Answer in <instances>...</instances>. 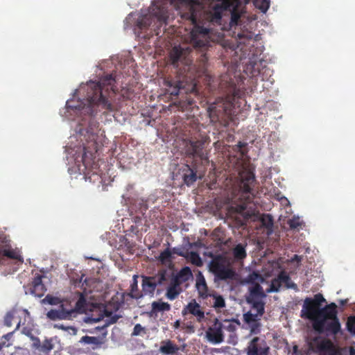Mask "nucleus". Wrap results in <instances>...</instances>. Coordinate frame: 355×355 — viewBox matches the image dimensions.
<instances>
[{"label": "nucleus", "instance_id": "38", "mask_svg": "<svg viewBox=\"0 0 355 355\" xmlns=\"http://www.w3.org/2000/svg\"><path fill=\"white\" fill-rule=\"evenodd\" d=\"M254 5L262 12H266L270 7V0H254Z\"/></svg>", "mask_w": 355, "mask_h": 355}, {"label": "nucleus", "instance_id": "56", "mask_svg": "<svg viewBox=\"0 0 355 355\" xmlns=\"http://www.w3.org/2000/svg\"><path fill=\"white\" fill-rule=\"evenodd\" d=\"M10 344H8V345H6V342L5 341H0V350L4 347H8L10 346Z\"/></svg>", "mask_w": 355, "mask_h": 355}, {"label": "nucleus", "instance_id": "28", "mask_svg": "<svg viewBox=\"0 0 355 355\" xmlns=\"http://www.w3.org/2000/svg\"><path fill=\"white\" fill-rule=\"evenodd\" d=\"M19 318V311L17 309H12L6 313L3 323L6 327H10L12 324V322H15Z\"/></svg>", "mask_w": 355, "mask_h": 355}, {"label": "nucleus", "instance_id": "6", "mask_svg": "<svg viewBox=\"0 0 355 355\" xmlns=\"http://www.w3.org/2000/svg\"><path fill=\"white\" fill-rule=\"evenodd\" d=\"M209 137L205 133L198 132L184 140V151L187 157L199 158L202 161L207 159L204 153L205 144L209 142Z\"/></svg>", "mask_w": 355, "mask_h": 355}, {"label": "nucleus", "instance_id": "23", "mask_svg": "<svg viewBox=\"0 0 355 355\" xmlns=\"http://www.w3.org/2000/svg\"><path fill=\"white\" fill-rule=\"evenodd\" d=\"M186 166L187 169L183 175V180L185 184L191 186L197 180V168L194 165L193 167L189 165Z\"/></svg>", "mask_w": 355, "mask_h": 355}, {"label": "nucleus", "instance_id": "33", "mask_svg": "<svg viewBox=\"0 0 355 355\" xmlns=\"http://www.w3.org/2000/svg\"><path fill=\"white\" fill-rule=\"evenodd\" d=\"M171 309V305L168 302H153L152 303V312L157 313L161 311H168Z\"/></svg>", "mask_w": 355, "mask_h": 355}, {"label": "nucleus", "instance_id": "12", "mask_svg": "<svg viewBox=\"0 0 355 355\" xmlns=\"http://www.w3.org/2000/svg\"><path fill=\"white\" fill-rule=\"evenodd\" d=\"M283 284L285 285L286 288H291L295 291H298L297 285L291 281V277L285 271H282L277 277L272 279L270 288L267 290V292H278Z\"/></svg>", "mask_w": 355, "mask_h": 355}, {"label": "nucleus", "instance_id": "57", "mask_svg": "<svg viewBox=\"0 0 355 355\" xmlns=\"http://www.w3.org/2000/svg\"><path fill=\"white\" fill-rule=\"evenodd\" d=\"M281 200H282V203H285V204H289V201L288 200V199L285 197H282L281 198Z\"/></svg>", "mask_w": 355, "mask_h": 355}, {"label": "nucleus", "instance_id": "39", "mask_svg": "<svg viewBox=\"0 0 355 355\" xmlns=\"http://www.w3.org/2000/svg\"><path fill=\"white\" fill-rule=\"evenodd\" d=\"M54 328L58 329H62L63 331L69 332L71 335H76L77 334V328L73 326H64L62 324H54Z\"/></svg>", "mask_w": 355, "mask_h": 355}, {"label": "nucleus", "instance_id": "27", "mask_svg": "<svg viewBox=\"0 0 355 355\" xmlns=\"http://www.w3.org/2000/svg\"><path fill=\"white\" fill-rule=\"evenodd\" d=\"M212 298L214 300L213 304H211V306L214 309H221L225 306V302L223 297L220 295H218L216 291H212L211 292V295L209 298Z\"/></svg>", "mask_w": 355, "mask_h": 355}, {"label": "nucleus", "instance_id": "47", "mask_svg": "<svg viewBox=\"0 0 355 355\" xmlns=\"http://www.w3.org/2000/svg\"><path fill=\"white\" fill-rule=\"evenodd\" d=\"M44 302H46L51 305H58L60 303V300L57 297H53L50 295H47L43 300Z\"/></svg>", "mask_w": 355, "mask_h": 355}, {"label": "nucleus", "instance_id": "36", "mask_svg": "<svg viewBox=\"0 0 355 355\" xmlns=\"http://www.w3.org/2000/svg\"><path fill=\"white\" fill-rule=\"evenodd\" d=\"M245 282L247 284H250L253 285L254 284H259V282H263V278L258 272H252V273L249 274V275L245 278Z\"/></svg>", "mask_w": 355, "mask_h": 355}, {"label": "nucleus", "instance_id": "2", "mask_svg": "<svg viewBox=\"0 0 355 355\" xmlns=\"http://www.w3.org/2000/svg\"><path fill=\"white\" fill-rule=\"evenodd\" d=\"M191 53L190 46L180 45L174 46L170 52L171 64L178 69V76L175 78H167L164 80L166 89L171 96H178L186 83L192 82L200 76L196 64H193Z\"/></svg>", "mask_w": 355, "mask_h": 355}, {"label": "nucleus", "instance_id": "54", "mask_svg": "<svg viewBox=\"0 0 355 355\" xmlns=\"http://www.w3.org/2000/svg\"><path fill=\"white\" fill-rule=\"evenodd\" d=\"M224 329H227L230 331H234L235 329V327L232 323H229L228 326L227 327H225Z\"/></svg>", "mask_w": 355, "mask_h": 355}, {"label": "nucleus", "instance_id": "3", "mask_svg": "<svg viewBox=\"0 0 355 355\" xmlns=\"http://www.w3.org/2000/svg\"><path fill=\"white\" fill-rule=\"evenodd\" d=\"M220 88L223 90L225 97H218L213 103H210L207 111L211 121L216 122L224 119L232 114L236 98H241L243 92L237 88L232 79L229 81L223 80Z\"/></svg>", "mask_w": 355, "mask_h": 355}, {"label": "nucleus", "instance_id": "43", "mask_svg": "<svg viewBox=\"0 0 355 355\" xmlns=\"http://www.w3.org/2000/svg\"><path fill=\"white\" fill-rule=\"evenodd\" d=\"M171 258V252L168 248H166L163 252H162L159 256L158 259L162 263H165L168 261H170Z\"/></svg>", "mask_w": 355, "mask_h": 355}, {"label": "nucleus", "instance_id": "44", "mask_svg": "<svg viewBox=\"0 0 355 355\" xmlns=\"http://www.w3.org/2000/svg\"><path fill=\"white\" fill-rule=\"evenodd\" d=\"M261 223L267 228H271L273 225V219L271 215L265 214L261 218Z\"/></svg>", "mask_w": 355, "mask_h": 355}, {"label": "nucleus", "instance_id": "53", "mask_svg": "<svg viewBox=\"0 0 355 355\" xmlns=\"http://www.w3.org/2000/svg\"><path fill=\"white\" fill-rule=\"evenodd\" d=\"M246 146V144L239 141L238 144L236 145V147L239 148V150L242 153L244 154V153L242 151V149Z\"/></svg>", "mask_w": 355, "mask_h": 355}, {"label": "nucleus", "instance_id": "24", "mask_svg": "<svg viewBox=\"0 0 355 355\" xmlns=\"http://www.w3.org/2000/svg\"><path fill=\"white\" fill-rule=\"evenodd\" d=\"M247 301L248 303L252 304V309L256 311V313H253V315L258 317H262L265 311L264 302L257 299L253 300L250 298H248Z\"/></svg>", "mask_w": 355, "mask_h": 355}, {"label": "nucleus", "instance_id": "30", "mask_svg": "<svg viewBox=\"0 0 355 355\" xmlns=\"http://www.w3.org/2000/svg\"><path fill=\"white\" fill-rule=\"evenodd\" d=\"M237 3L238 1H236L234 6H232L230 9H227L226 10H231V19H230V25L232 26H236L239 24L240 18H241V13L237 10Z\"/></svg>", "mask_w": 355, "mask_h": 355}, {"label": "nucleus", "instance_id": "37", "mask_svg": "<svg viewBox=\"0 0 355 355\" xmlns=\"http://www.w3.org/2000/svg\"><path fill=\"white\" fill-rule=\"evenodd\" d=\"M152 277L153 278V281L155 282L157 286L162 285L167 279L166 270L164 269L160 270L158 271L157 275Z\"/></svg>", "mask_w": 355, "mask_h": 355}, {"label": "nucleus", "instance_id": "18", "mask_svg": "<svg viewBox=\"0 0 355 355\" xmlns=\"http://www.w3.org/2000/svg\"><path fill=\"white\" fill-rule=\"evenodd\" d=\"M1 243L4 244V248L3 249H0L1 257H6L9 259H15L20 262L24 261L23 257L21 256L19 252L17 250L11 248L9 244V241L6 236H3Z\"/></svg>", "mask_w": 355, "mask_h": 355}, {"label": "nucleus", "instance_id": "19", "mask_svg": "<svg viewBox=\"0 0 355 355\" xmlns=\"http://www.w3.org/2000/svg\"><path fill=\"white\" fill-rule=\"evenodd\" d=\"M196 287L198 292L199 297L203 300H207L211 292L207 285L205 277L201 272H199L196 276Z\"/></svg>", "mask_w": 355, "mask_h": 355}, {"label": "nucleus", "instance_id": "58", "mask_svg": "<svg viewBox=\"0 0 355 355\" xmlns=\"http://www.w3.org/2000/svg\"><path fill=\"white\" fill-rule=\"evenodd\" d=\"M347 303V300H341V301H340V304H341L342 305H345V304H346Z\"/></svg>", "mask_w": 355, "mask_h": 355}, {"label": "nucleus", "instance_id": "11", "mask_svg": "<svg viewBox=\"0 0 355 355\" xmlns=\"http://www.w3.org/2000/svg\"><path fill=\"white\" fill-rule=\"evenodd\" d=\"M245 352L247 355H270V348L265 338L254 336L248 343Z\"/></svg>", "mask_w": 355, "mask_h": 355}, {"label": "nucleus", "instance_id": "10", "mask_svg": "<svg viewBox=\"0 0 355 355\" xmlns=\"http://www.w3.org/2000/svg\"><path fill=\"white\" fill-rule=\"evenodd\" d=\"M309 347L311 351L321 355H336L333 343L329 339H323L319 336L309 340Z\"/></svg>", "mask_w": 355, "mask_h": 355}, {"label": "nucleus", "instance_id": "8", "mask_svg": "<svg viewBox=\"0 0 355 355\" xmlns=\"http://www.w3.org/2000/svg\"><path fill=\"white\" fill-rule=\"evenodd\" d=\"M324 302H325V299L320 293L315 295L313 298L306 297L304 300L301 316L314 322L315 320H318L319 311L321 309L320 306Z\"/></svg>", "mask_w": 355, "mask_h": 355}, {"label": "nucleus", "instance_id": "55", "mask_svg": "<svg viewBox=\"0 0 355 355\" xmlns=\"http://www.w3.org/2000/svg\"><path fill=\"white\" fill-rule=\"evenodd\" d=\"M173 328L174 329H178L180 327V320H176L174 323H173Z\"/></svg>", "mask_w": 355, "mask_h": 355}, {"label": "nucleus", "instance_id": "20", "mask_svg": "<svg viewBox=\"0 0 355 355\" xmlns=\"http://www.w3.org/2000/svg\"><path fill=\"white\" fill-rule=\"evenodd\" d=\"M336 305L335 303H331L319 311L318 320H330L338 318L337 316Z\"/></svg>", "mask_w": 355, "mask_h": 355}, {"label": "nucleus", "instance_id": "60", "mask_svg": "<svg viewBox=\"0 0 355 355\" xmlns=\"http://www.w3.org/2000/svg\"><path fill=\"white\" fill-rule=\"evenodd\" d=\"M238 36H239V37L240 39H241V38L243 37V35H241V34H239V35H238Z\"/></svg>", "mask_w": 355, "mask_h": 355}, {"label": "nucleus", "instance_id": "4", "mask_svg": "<svg viewBox=\"0 0 355 355\" xmlns=\"http://www.w3.org/2000/svg\"><path fill=\"white\" fill-rule=\"evenodd\" d=\"M182 6L188 8L189 12L184 17L190 19L194 27L191 32V43L194 49L204 51L209 44L210 28L196 25L198 21V15L196 7L200 5V0H178Z\"/></svg>", "mask_w": 355, "mask_h": 355}, {"label": "nucleus", "instance_id": "16", "mask_svg": "<svg viewBox=\"0 0 355 355\" xmlns=\"http://www.w3.org/2000/svg\"><path fill=\"white\" fill-rule=\"evenodd\" d=\"M44 275L36 273L31 282L27 286L29 293L37 297L44 296L46 291V288L42 282Z\"/></svg>", "mask_w": 355, "mask_h": 355}, {"label": "nucleus", "instance_id": "46", "mask_svg": "<svg viewBox=\"0 0 355 355\" xmlns=\"http://www.w3.org/2000/svg\"><path fill=\"white\" fill-rule=\"evenodd\" d=\"M20 325H21V320H19L17 321V325H16L15 329L13 331L9 332V333L3 335L2 337H0V341H5L6 343L7 341H9L12 338L14 332L16 330L19 329V328L20 327Z\"/></svg>", "mask_w": 355, "mask_h": 355}, {"label": "nucleus", "instance_id": "26", "mask_svg": "<svg viewBox=\"0 0 355 355\" xmlns=\"http://www.w3.org/2000/svg\"><path fill=\"white\" fill-rule=\"evenodd\" d=\"M250 299H257L258 297H264L266 296L262 286L259 284H254L249 288Z\"/></svg>", "mask_w": 355, "mask_h": 355}, {"label": "nucleus", "instance_id": "34", "mask_svg": "<svg viewBox=\"0 0 355 355\" xmlns=\"http://www.w3.org/2000/svg\"><path fill=\"white\" fill-rule=\"evenodd\" d=\"M181 292L182 288H178L169 285L166 289V297L170 300H174L178 297Z\"/></svg>", "mask_w": 355, "mask_h": 355}, {"label": "nucleus", "instance_id": "48", "mask_svg": "<svg viewBox=\"0 0 355 355\" xmlns=\"http://www.w3.org/2000/svg\"><path fill=\"white\" fill-rule=\"evenodd\" d=\"M144 334H146L145 328L143 327L140 324H137L135 325L133 331L131 335L132 336H137Z\"/></svg>", "mask_w": 355, "mask_h": 355}, {"label": "nucleus", "instance_id": "29", "mask_svg": "<svg viewBox=\"0 0 355 355\" xmlns=\"http://www.w3.org/2000/svg\"><path fill=\"white\" fill-rule=\"evenodd\" d=\"M137 278V275L133 276V281L130 285L131 289L129 295L133 299L138 300L143 297V294L141 293V291H140L138 288Z\"/></svg>", "mask_w": 355, "mask_h": 355}, {"label": "nucleus", "instance_id": "17", "mask_svg": "<svg viewBox=\"0 0 355 355\" xmlns=\"http://www.w3.org/2000/svg\"><path fill=\"white\" fill-rule=\"evenodd\" d=\"M182 314L183 316L191 314L196 317L198 322H202L205 318V311L202 309L200 305L197 303L196 300H192L183 308Z\"/></svg>", "mask_w": 355, "mask_h": 355}, {"label": "nucleus", "instance_id": "59", "mask_svg": "<svg viewBox=\"0 0 355 355\" xmlns=\"http://www.w3.org/2000/svg\"><path fill=\"white\" fill-rule=\"evenodd\" d=\"M177 254H178L179 256H184L183 253L182 252H175Z\"/></svg>", "mask_w": 355, "mask_h": 355}, {"label": "nucleus", "instance_id": "51", "mask_svg": "<svg viewBox=\"0 0 355 355\" xmlns=\"http://www.w3.org/2000/svg\"><path fill=\"white\" fill-rule=\"evenodd\" d=\"M21 333L29 337L31 339L34 336L33 334V330L28 327H23Z\"/></svg>", "mask_w": 355, "mask_h": 355}, {"label": "nucleus", "instance_id": "7", "mask_svg": "<svg viewBox=\"0 0 355 355\" xmlns=\"http://www.w3.org/2000/svg\"><path fill=\"white\" fill-rule=\"evenodd\" d=\"M209 269L218 280L233 279L236 275L227 259L223 255H217L212 259L209 263Z\"/></svg>", "mask_w": 355, "mask_h": 355}, {"label": "nucleus", "instance_id": "40", "mask_svg": "<svg viewBox=\"0 0 355 355\" xmlns=\"http://www.w3.org/2000/svg\"><path fill=\"white\" fill-rule=\"evenodd\" d=\"M86 304V300L83 295H80L79 299L76 303L75 308L73 309L76 310V314L78 312H83L85 311V306Z\"/></svg>", "mask_w": 355, "mask_h": 355}, {"label": "nucleus", "instance_id": "49", "mask_svg": "<svg viewBox=\"0 0 355 355\" xmlns=\"http://www.w3.org/2000/svg\"><path fill=\"white\" fill-rule=\"evenodd\" d=\"M182 277L176 276L174 278H173L171 281L170 286L176 287L178 288H181L180 285L182 284V281L180 279Z\"/></svg>", "mask_w": 355, "mask_h": 355}, {"label": "nucleus", "instance_id": "45", "mask_svg": "<svg viewBox=\"0 0 355 355\" xmlns=\"http://www.w3.org/2000/svg\"><path fill=\"white\" fill-rule=\"evenodd\" d=\"M347 330L355 334V316L351 315L348 318L347 321Z\"/></svg>", "mask_w": 355, "mask_h": 355}, {"label": "nucleus", "instance_id": "35", "mask_svg": "<svg viewBox=\"0 0 355 355\" xmlns=\"http://www.w3.org/2000/svg\"><path fill=\"white\" fill-rule=\"evenodd\" d=\"M190 262L198 267H200L203 265V262L202 261L201 257H200L199 254L196 252H191L188 254V255L186 257Z\"/></svg>", "mask_w": 355, "mask_h": 355}, {"label": "nucleus", "instance_id": "50", "mask_svg": "<svg viewBox=\"0 0 355 355\" xmlns=\"http://www.w3.org/2000/svg\"><path fill=\"white\" fill-rule=\"evenodd\" d=\"M31 340H33V347L40 350L42 344L39 338L33 336Z\"/></svg>", "mask_w": 355, "mask_h": 355}, {"label": "nucleus", "instance_id": "1", "mask_svg": "<svg viewBox=\"0 0 355 355\" xmlns=\"http://www.w3.org/2000/svg\"><path fill=\"white\" fill-rule=\"evenodd\" d=\"M115 83L116 80L112 74L105 75L98 82L90 80L86 86L80 89L87 93L85 99L69 100L66 103L68 112H73L77 115H88L90 118L88 127L85 130H80V135L83 136V139H81L83 145L81 162L84 168L82 170L86 175L101 174L99 164L96 161V153L100 147L98 141L99 123L91 116L97 113L98 108L104 110V112H114L116 110L112 103L118 90Z\"/></svg>", "mask_w": 355, "mask_h": 355}, {"label": "nucleus", "instance_id": "21", "mask_svg": "<svg viewBox=\"0 0 355 355\" xmlns=\"http://www.w3.org/2000/svg\"><path fill=\"white\" fill-rule=\"evenodd\" d=\"M142 291L143 297L145 295L153 296L156 289L157 285L153 281V277L142 276Z\"/></svg>", "mask_w": 355, "mask_h": 355}, {"label": "nucleus", "instance_id": "9", "mask_svg": "<svg viewBox=\"0 0 355 355\" xmlns=\"http://www.w3.org/2000/svg\"><path fill=\"white\" fill-rule=\"evenodd\" d=\"M313 328L319 334H326L327 336L336 335L341 329L338 318L330 320H315L313 322Z\"/></svg>", "mask_w": 355, "mask_h": 355}, {"label": "nucleus", "instance_id": "15", "mask_svg": "<svg viewBox=\"0 0 355 355\" xmlns=\"http://www.w3.org/2000/svg\"><path fill=\"white\" fill-rule=\"evenodd\" d=\"M261 318L254 315L252 311H248L243 314V322L246 325L245 329L250 331V336L261 333Z\"/></svg>", "mask_w": 355, "mask_h": 355}, {"label": "nucleus", "instance_id": "52", "mask_svg": "<svg viewBox=\"0 0 355 355\" xmlns=\"http://www.w3.org/2000/svg\"><path fill=\"white\" fill-rule=\"evenodd\" d=\"M184 275H191V271L189 267H184L180 270V276Z\"/></svg>", "mask_w": 355, "mask_h": 355}, {"label": "nucleus", "instance_id": "5", "mask_svg": "<svg viewBox=\"0 0 355 355\" xmlns=\"http://www.w3.org/2000/svg\"><path fill=\"white\" fill-rule=\"evenodd\" d=\"M240 182L239 190L235 196L234 202L231 209L236 213L241 214L244 211L248 203H250L254 196L253 187L256 183L255 175L254 172L248 168H243L239 173Z\"/></svg>", "mask_w": 355, "mask_h": 355}, {"label": "nucleus", "instance_id": "13", "mask_svg": "<svg viewBox=\"0 0 355 355\" xmlns=\"http://www.w3.org/2000/svg\"><path fill=\"white\" fill-rule=\"evenodd\" d=\"M225 328L218 319L215 318L214 324L206 331L207 340L214 344H219L223 342L224 335L223 329Z\"/></svg>", "mask_w": 355, "mask_h": 355}, {"label": "nucleus", "instance_id": "14", "mask_svg": "<svg viewBox=\"0 0 355 355\" xmlns=\"http://www.w3.org/2000/svg\"><path fill=\"white\" fill-rule=\"evenodd\" d=\"M46 317L51 320H71L76 317V310L67 309L64 304H60L58 309L49 311Z\"/></svg>", "mask_w": 355, "mask_h": 355}, {"label": "nucleus", "instance_id": "42", "mask_svg": "<svg viewBox=\"0 0 355 355\" xmlns=\"http://www.w3.org/2000/svg\"><path fill=\"white\" fill-rule=\"evenodd\" d=\"M53 348V344L51 339H46L42 344L40 351L44 353L49 352Z\"/></svg>", "mask_w": 355, "mask_h": 355}, {"label": "nucleus", "instance_id": "32", "mask_svg": "<svg viewBox=\"0 0 355 355\" xmlns=\"http://www.w3.org/2000/svg\"><path fill=\"white\" fill-rule=\"evenodd\" d=\"M105 315L107 317V318L105 320V324L102 327H97L96 328L97 330L100 331L105 329L110 324L116 323L118 321V320L121 318L120 315L116 314L112 315L111 312L107 311H105Z\"/></svg>", "mask_w": 355, "mask_h": 355}, {"label": "nucleus", "instance_id": "25", "mask_svg": "<svg viewBox=\"0 0 355 355\" xmlns=\"http://www.w3.org/2000/svg\"><path fill=\"white\" fill-rule=\"evenodd\" d=\"M246 244L239 243L232 250L234 258L236 261H242L247 257Z\"/></svg>", "mask_w": 355, "mask_h": 355}, {"label": "nucleus", "instance_id": "31", "mask_svg": "<svg viewBox=\"0 0 355 355\" xmlns=\"http://www.w3.org/2000/svg\"><path fill=\"white\" fill-rule=\"evenodd\" d=\"M80 342L88 344V345H94V347H93V349L100 347L103 343L101 338H100L98 337L89 336H83L80 338Z\"/></svg>", "mask_w": 355, "mask_h": 355}, {"label": "nucleus", "instance_id": "61", "mask_svg": "<svg viewBox=\"0 0 355 355\" xmlns=\"http://www.w3.org/2000/svg\"><path fill=\"white\" fill-rule=\"evenodd\" d=\"M295 259H298V256L297 255H295Z\"/></svg>", "mask_w": 355, "mask_h": 355}, {"label": "nucleus", "instance_id": "22", "mask_svg": "<svg viewBox=\"0 0 355 355\" xmlns=\"http://www.w3.org/2000/svg\"><path fill=\"white\" fill-rule=\"evenodd\" d=\"M178 345L175 344L171 340H164L161 343V346L159 349V352L166 355H173L179 351Z\"/></svg>", "mask_w": 355, "mask_h": 355}, {"label": "nucleus", "instance_id": "41", "mask_svg": "<svg viewBox=\"0 0 355 355\" xmlns=\"http://www.w3.org/2000/svg\"><path fill=\"white\" fill-rule=\"evenodd\" d=\"M288 225L290 228L292 230L297 229L302 225V221L300 220L299 217L293 216L292 218L288 220Z\"/></svg>", "mask_w": 355, "mask_h": 355}]
</instances>
